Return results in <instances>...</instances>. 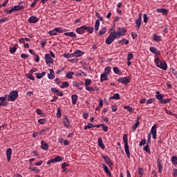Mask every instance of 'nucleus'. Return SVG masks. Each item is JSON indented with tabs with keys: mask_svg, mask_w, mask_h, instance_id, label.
Here are the masks:
<instances>
[{
	"mask_svg": "<svg viewBox=\"0 0 177 177\" xmlns=\"http://www.w3.org/2000/svg\"><path fill=\"white\" fill-rule=\"evenodd\" d=\"M118 30L117 32L113 31L111 32L108 36L105 41L106 45H111L115 39L120 38V37H124L127 33V29L125 28H118Z\"/></svg>",
	"mask_w": 177,
	"mask_h": 177,
	"instance_id": "f257e3e1",
	"label": "nucleus"
},
{
	"mask_svg": "<svg viewBox=\"0 0 177 177\" xmlns=\"http://www.w3.org/2000/svg\"><path fill=\"white\" fill-rule=\"evenodd\" d=\"M144 150L147 153H149V154H151V151H150V147H149V145H147L145 147H144Z\"/></svg>",
	"mask_w": 177,
	"mask_h": 177,
	"instance_id": "a18cd8bd",
	"label": "nucleus"
},
{
	"mask_svg": "<svg viewBox=\"0 0 177 177\" xmlns=\"http://www.w3.org/2000/svg\"><path fill=\"white\" fill-rule=\"evenodd\" d=\"M106 32L107 29L106 28V27H104L102 29L100 30L99 34L100 35H103L104 34H106Z\"/></svg>",
	"mask_w": 177,
	"mask_h": 177,
	"instance_id": "c03bdc74",
	"label": "nucleus"
},
{
	"mask_svg": "<svg viewBox=\"0 0 177 177\" xmlns=\"http://www.w3.org/2000/svg\"><path fill=\"white\" fill-rule=\"evenodd\" d=\"M138 171L139 175H143V169H142L141 167H139Z\"/></svg>",
	"mask_w": 177,
	"mask_h": 177,
	"instance_id": "774afa93",
	"label": "nucleus"
},
{
	"mask_svg": "<svg viewBox=\"0 0 177 177\" xmlns=\"http://www.w3.org/2000/svg\"><path fill=\"white\" fill-rule=\"evenodd\" d=\"M87 31L89 32V34H93V27H87Z\"/></svg>",
	"mask_w": 177,
	"mask_h": 177,
	"instance_id": "bf43d9fd",
	"label": "nucleus"
},
{
	"mask_svg": "<svg viewBox=\"0 0 177 177\" xmlns=\"http://www.w3.org/2000/svg\"><path fill=\"white\" fill-rule=\"evenodd\" d=\"M107 75H106V73L101 75L100 82H103V81H107Z\"/></svg>",
	"mask_w": 177,
	"mask_h": 177,
	"instance_id": "c9c22d12",
	"label": "nucleus"
},
{
	"mask_svg": "<svg viewBox=\"0 0 177 177\" xmlns=\"http://www.w3.org/2000/svg\"><path fill=\"white\" fill-rule=\"evenodd\" d=\"M63 158L62 156H57L53 159V162H60Z\"/></svg>",
	"mask_w": 177,
	"mask_h": 177,
	"instance_id": "e433bc0d",
	"label": "nucleus"
},
{
	"mask_svg": "<svg viewBox=\"0 0 177 177\" xmlns=\"http://www.w3.org/2000/svg\"><path fill=\"white\" fill-rule=\"evenodd\" d=\"M38 122H39V124H46V119H42V118L39 119Z\"/></svg>",
	"mask_w": 177,
	"mask_h": 177,
	"instance_id": "6e6d98bb",
	"label": "nucleus"
},
{
	"mask_svg": "<svg viewBox=\"0 0 177 177\" xmlns=\"http://www.w3.org/2000/svg\"><path fill=\"white\" fill-rule=\"evenodd\" d=\"M102 167H103L106 175H109V176H111V173L110 172L109 167L104 164H102Z\"/></svg>",
	"mask_w": 177,
	"mask_h": 177,
	"instance_id": "cd10ccee",
	"label": "nucleus"
},
{
	"mask_svg": "<svg viewBox=\"0 0 177 177\" xmlns=\"http://www.w3.org/2000/svg\"><path fill=\"white\" fill-rule=\"evenodd\" d=\"M143 20L144 23H147V20H149V17H147V14L143 15Z\"/></svg>",
	"mask_w": 177,
	"mask_h": 177,
	"instance_id": "13d9d810",
	"label": "nucleus"
},
{
	"mask_svg": "<svg viewBox=\"0 0 177 177\" xmlns=\"http://www.w3.org/2000/svg\"><path fill=\"white\" fill-rule=\"evenodd\" d=\"M169 102H171V99L167 98L159 101V103H160V104H167V103H169Z\"/></svg>",
	"mask_w": 177,
	"mask_h": 177,
	"instance_id": "72a5a7b5",
	"label": "nucleus"
},
{
	"mask_svg": "<svg viewBox=\"0 0 177 177\" xmlns=\"http://www.w3.org/2000/svg\"><path fill=\"white\" fill-rule=\"evenodd\" d=\"M145 145H146V140L145 139H142L139 144V146H145Z\"/></svg>",
	"mask_w": 177,
	"mask_h": 177,
	"instance_id": "052dcab7",
	"label": "nucleus"
},
{
	"mask_svg": "<svg viewBox=\"0 0 177 177\" xmlns=\"http://www.w3.org/2000/svg\"><path fill=\"white\" fill-rule=\"evenodd\" d=\"M44 59L46 60V64H52L53 63V59L50 57V55L46 54L44 56Z\"/></svg>",
	"mask_w": 177,
	"mask_h": 177,
	"instance_id": "9d476101",
	"label": "nucleus"
},
{
	"mask_svg": "<svg viewBox=\"0 0 177 177\" xmlns=\"http://www.w3.org/2000/svg\"><path fill=\"white\" fill-rule=\"evenodd\" d=\"M100 26V21L99 19H97L95 21V26H94L95 32H97V30H99Z\"/></svg>",
	"mask_w": 177,
	"mask_h": 177,
	"instance_id": "bb28decb",
	"label": "nucleus"
},
{
	"mask_svg": "<svg viewBox=\"0 0 177 177\" xmlns=\"http://www.w3.org/2000/svg\"><path fill=\"white\" fill-rule=\"evenodd\" d=\"M118 81L120 84H123V85H128V84L131 82V77H120L118 80Z\"/></svg>",
	"mask_w": 177,
	"mask_h": 177,
	"instance_id": "423d86ee",
	"label": "nucleus"
},
{
	"mask_svg": "<svg viewBox=\"0 0 177 177\" xmlns=\"http://www.w3.org/2000/svg\"><path fill=\"white\" fill-rule=\"evenodd\" d=\"M64 57L66 59H70V57H74V53L70 54V53H65L63 55Z\"/></svg>",
	"mask_w": 177,
	"mask_h": 177,
	"instance_id": "a19ab883",
	"label": "nucleus"
},
{
	"mask_svg": "<svg viewBox=\"0 0 177 177\" xmlns=\"http://www.w3.org/2000/svg\"><path fill=\"white\" fill-rule=\"evenodd\" d=\"M156 98L160 101H161L162 99H164V94H161L159 91H156Z\"/></svg>",
	"mask_w": 177,
	"mask_h": 177,
	"instance_id": "aec40b11",
	"label": "nucleus"
},
{
	"mask_svg": "<svg viewBox=\"0 0 177 177\" xmlns=\"http://www.w3.org/2000/svg\"><path fill=\"white\" fill-rule=\"evenodd\" d=\"M153 136V139H157V124H154L151 129L149 134L148 135V142H150V139L151 138V135Z\"/></svg>",
	"mask_w": 177,
	"mask_h": 177,
	"instance_id": "20e7f679",
	"label": "nucleus"
},
{
	"mask_svg": "<svg viewBox=\"0 0 177 177\" xmlns=\"http://www.w3.org/2000/svg\"><path fill=\"white\" fill-rule=\"evenodd\" d=\"M158 171L160 174L162 172V164H161V160H158Z\"/></svg>",
	"mask_w": 177,
	"mask_h": 177,
	"instance_id": "c756f323",
	"label": "nucleus"
},
{
	"mask_svg": "<svg viewBox=\"0 0 177 177\" xmlns=\"http://www.w3.org/2000/svg\"><path fill=\"white\" fill-rule=\"evenodd\" d=\"M139 124H140V122L138 120H136V122L135 123V124L131 127V129L133 131H136V128H138L139 127Z\"/></svg>",
	"mask_w": 177,
	"mask_h": 177,
	"instance_id": "79ce46f5",
	"label": "nucleus"
},
{
	"mask_svg": "<svg viewBox=\"0 0 177 177\" xmlns=\"http://www.w3.org/2000/svg\"><path fill=\"white\" fill-rule=\"evenodd\" d=\"M6 156H7V160L8 162H10V160L12 158V149L10 148H8L6 150Z\"/></svg>",
	"mask_w": 177,
	"mask_h": 177,
	"instance_id": "dca6fc26",
	"label": "nucleus"
},
{
	"mask_svg": "<svg viewBox=\"0 0 177 177\" xmlns=\"http://www.w3.org/2000/svg\"><path fill=\"white\" fill-rule=\"evenodd\" d=\"M113 73H115V74H118V75H121V74H122V72H121L120 69H118V67H113Z\"/></svg>",
	"mask_w": 177,
	"mask_h": 177,
	"instance_id": "473e14b6",
	"label": "nucleus"
},
{
	"mask_svg": "<svg viewBox=\"0 0 177 177\" xmlns=\"http://www.w3.org/2000/svg\"><path fill=\"white\" fill-rule=\"evenodd\" d=\"M155 100H156L155 98H150V99L147 100V104H151V103H153V102H154Z\"/></svg>",
	"mask_w": 177,
	"mask_h": 177,
	"instance_id": "4d7b16f0",
	"label": "nucleus"
},
{
	"mask_svg": "<svg viewBox=\"0 0 177 177\" xmlns=\"http://www.w3.org/2000/svg\"><path fill=\"white\" fill-rule=\"evenodd\" d=\"M70 84H68V82H62V85L59 86V88L62 89H64V88H68Z\"/></svg>",
	"mask_w": 177,
	"mask_h": 177,
	"instance_id": "2f4dec72",
	"label": "nucleus"
},
{
	"mask_svg": "<svg viewBox=\"0 0 177 177\" xmlns=\"http://www.w3.org/2000/svg\"><path fill=\"white\" fill-rule=\"evenodd\" d=\"M66 37H71L73 39L77 38V35L74 32H67L64 33Z\"/></svg>",
	"mask_w": 177,
	"mask_h": 177,
	"instance_id": "4be33fe9",
	"label": "nucleus"
},
{
	"mask_svg": "<svg viewBox=\"0 0 177 177\" xmlns=\"http://www.w3.org/2000/svg\"><path fill=\"white\" fill-rule=\"evenodd\" d=\"M17 45H15L14 47L10 48V53H15L16 50H17V48H16Z\"/></svg>",
	"mask_w": 177,
	"mask_h": 177,
	"instance_id": "8fccbe9b",
	"label": "nucleus"
},
{
	"mask_svg": "<svg viewBox=\"0 0 177 177\" xmlns=\"http://www.w3.org/2000/svg\"><path fill=\"white\" fill-rule=\"evenodd\" d=\"M39 20V19H37V17H35V16H32V17H30L28 19V21L29 23H31V24H35V23H38Z\"/></svg>",
	"mask_w": 177,
	"mask_h": 177,
	"instance_id": "2eb2a0df",
	"label": "nucleus"
},
{
	"mask_svg": "<svg viewBox=\"0 0 177 177\" xmlns=\"http://www.w3.org/2000/svg\"><path fill=\"white\" fill-rule=\"evenodd\" d=\"M8 102H15L19 97V93L17 91H14L10 93L8 95H7Z\"/></svg>",
	"mask_w": 177,
	"mask_h": 177,
	"instance_id": "39448f33",
	"label": "nucleus"
},
{
	"mask_svg": "<svg viewBox=\"0 0 177 177\" xmlns=\"http://www.w3.org/2000/svg\"><path fill=\"white\" fill-rule=\"evenodd\" d=\"M165 113H167L169 115H174V117H175V115H176V114H175V113L171 112L170 111H169V110L167 109H165Z\"/></svg>",
	"mask_w": 177,
	"mask_h": 177,
	"instance_id": "864d4df0",
	"label": "nucleus"
},
{
	"mask_svg": "<svg viewBox=\"0 0 177 177\" xmlns=\"http://www.w3.org/2000/svg\"><path fill=\"white\" fill-rule=\"evenodd\" d=\"M171 163L173 165H177V157L176 156H172L171 159Z\"/></svg>",
	"mask_w": 177,
	"mask_h": 177,
	"instance_id": "58836bf2",
	"label": "nucleus"
},
{
	"mask_svg": "<svg viewBox=\"0 0 177 177\" xmlns=\"http://www.w3.org/2000/svg\"><path fill=\"white\" fill-rule=\"evenodd\" d=\"M123 142L124 143V151L129 158H131V153L129 152V145H128V135H123Z\"/></svg>",
	"mask_w": 177,
	"mask_h": 177,
	"instance_id": "f03ea898",
	"label": "nucleus"
},
{
	"mask_svg": "<svg viewBox=\"0 0 177 177\" xmlns=\"http://www.w3.org/2000/svg\"><path fill=\"white\" fill-rule=\"evenodd\" d=\"M41 149H42V150H48L49 149V145H48V143L45 142V141L41 140Z\"/></svg>",
	"mask_w": 177,
	"mask_h": 177,
	"instance_id": "f3484780",
	"label": "nucleus"
},
{
	"mask_svg": "<svg viewBox=\"0 0 177 177\" xmlns=\"http://www.w3.org/2000/svg\"><path fill=\"white\" fill-rule=\"evenodd\" d=\"M74 74H75L74 72H68L66 73V74L65 75V77L66 78H68V80H71V78H73V76L74 75Z\"/></svg>",
	"mask_w": 177,
	"mask_h": 177,
	"instance_id": "7c9ffc66",
	"label": "nucleus"
},
{
	"mask_svg": "<svg viewBox=\"0 0 177 177\" xmlns=\"http://www.w3.org/2000/svg\"><path fill=\"white\" fill-rule=\"evenodd\" d=\"M9 2V0H6L2 4L0 5V8H2L3 6H6Z\"/></svg>",
	"mask_w": 177,
	"mask_h": 177,
	"instance_id": "e2e57ef3",
	"label": "nucleus"
},
{
	"mask_svg": "<svg viewBox=\"0 0 177 177\" xmlns=\"http://www.w3.org/2000/svg\"><path fill=\"white\" fill-rule=\"evenodd\" d=\"M63 30L60 28H55L53 30L49 31V35H57L58 34H62Z\"/></svg>",
	"mask_w": 177,
	"mask_h": 177,
	"instance_id": "0eeeda50",
	"label": "nucleus"
},
{
	"mask_svg": "<svg viewBox=\"0 0 177 177\" xmlns=\"http://www.w3.org/2000/svg\"><path fill=\"white\" fill-rule=\"evenodd\" d=\"M36 75V78H37V80H41V78H42V77H45V75H46V73L45 72H42L41 73H35Z\"/></svg>",
	"mask_w": 177,
	"mask_h": 177,
	"instance_id": "a878e982",
	"label": "nucleus"
},
{
	"mask_svg": "<svg viewBox=\"0 0 177 177\" xmlns=\"http://www.w3.org/2000/svg\"><path fill=\"white\" fill-rule=\"evenodd\" d=\"M149 50L151 52V53H153V55H156V56H160V55H161L160 50H158L156 47H150Z\"/></svg>",
	"mask_w": 177,
	"mask_h": 177,
	"instance_id": "ddd939ff",
	"label": "nucleus"
},
{
	"mask_svg": "<svg viewBox=\"0 0 177 177\" xmlns=\"http://www.w3.org/2000/svg\"><path fill=\"white\" fill-rule=\"evenodd\" d=\"M102 158L105 161L106 164H107L109 167L113 165V162H111V160L108 156L102 155Z\"/></svg>",
	"mask_w": 177,
	"mask_h": 177,
	"instance_id": "f8f14e48",
	"label": "nucleus"
},
{
	"mask_svg": "<svg viewBox=\"0 0 177 177\" xmlns=\"http://www.w3.org/2000/svg\"><path fill=\"white\" fill-rule=\"evenodd\" d=\"M6 10V13L8 14V15H12V12H15V7H13V8H12L10 10Z\"/></svg>",
	"mask_w": 177,
	"mask_h": 177,
	"instance_id": "5fc2aeb1",
	"label": "nucleus"
},
{
	"mask_svg": "<svg viewBox=\"0 0 177 177\" xmlns=\"http://www.w3.org/2000/svg\"><path fill=\"white\" fill-rule=\"evenodd\" d=\"M84 55V53L80 50H76L75 53H73L74 57H81Z\"/></svg>",
	"mask_w": 177,
	"mask_h": 177,
	"instance_id": "6ab92c4d",
	"label": "nucleus"
},
{
	"mask_svg": "<svg viewBox=\"0 0 177 177\" xmlns=\"http://www.w3.org/2000/svg\"><path fill=\"white\" fill-rule=\"evenodd\" d=\"M101 127H102V129L104 131V132H107V131H109V127H107L106 124H100Z\"/></svg>",
	"mask_w": 177,
	"mask_h": 177,
	"instance_id": "09e8293b",
	"label": "nucleus"
},
{
	"mask_svg": "<svg viewBox=\"0 0 177 177\" xmlns=\"http://www.w3.org/2000/svg\"><path fill=\"white\" fill-rule=\"evenodd\" d=\"M91 128H95V125L92 123H88L84 127V129H91Z\"/></svg>",
	"mask_w": 177,
	"mask_h": 177,
	"instance_id": "37998d69",
	"label": "nucleus"
},
{
	"mask_svg": "<svg viewBox=\"0 0 177 177\" xmlns=\"http://www.w3.org/2000/svg\"><path fill=\"white\" fill-rule=\"evenodd\" d=\"M62 117V111L60 110V108H57V118H60Z\"/></svg>",
	"mask_w": 177,
	"mask_h": 177,
	"instance_id": "603ef678",
	"label": "nucleus"
},
{
	"mask_svg": "<svg viewBox=\"0 0 177 177\" xmlns=\"http://www.w3.org/2000/svg\"><path fill=\"white\" fill-rule=\"evenodd\" d=\"M110 100L113 99H116L117 100H120V94L119 93H115L113 95V96H111L109 97Z\"/></svg>",
	"mask_w": 177,
	"mask_h": 177,
	"instance_id": "ea45409f",
	"label": "nucleus"
},
{
	"mask_svg": "<svg viewBox=\"0 0 177 177\" xmlns=\"http://www.w3.org/2000/svg\"><path fill=\"white\" fill-rule=\"evenodd\" d=\"M172 175L174 177H177V169H174Z\"/></svg>",
	"mask_w": 177,
	"mask_h": 177,
	"instance_id": "338daca9",
	"label": "nucleus"
},
{
	"mask_svg": "<svg viewBox=\"0 0 177 177\" xmlns=\"http://www.w3.org/2000/svg\"><path fill=\"white\" fill-rule=\"evenodd\" d=\"M50 73L48 75V80H54L55 79V71L53 69H49Z\"/></svg>",
	"mask_w": 177,
	"mask_h": 177,
	"instance_id": "b1692460",
	"label": "nucleus"
},
{
	"mask_svg": "<svg viewBox=\"0 0 177 177\" xmlns=\"http://www.w3.org/2000/svg\"><path fill=\"white\" fill-rule=\"evenodd\" d=\"M155 64L162 70L166 71L168 68V65H167L165 61H161L158 57L155 59Z\"/></svg>",
	"mask_w": 177,
	"mask_h": 177,
	"instance_id": "7ed1b4c3",
	"label": "nucleus"
},
{
	"mask_svg": "<svg viewBox=\"0 0 177 177\" xmlns=\"http://www.w3.org/2000/svg\"><path fill=\"white\" fill-rule=\"evenodd\" d=\"M43 163L44 162L42 160H39V162H35V165H36L37 167H39V165H42Z\"/></svg>",
	"mask_w": 177,
	"mask_h": 177,
	"instance_id": "680f3d73",
	"label": "nucleus"
},
{
	"mask_svg": "<svg viewBox=\"0 0 177 177\" xmlns=\"http://www.w3.org/2000/svg\"><path fill=\"white\" fill-rule=\"evenodd\" d=\"M140 26H142V14H139V17L136 20V27L138 30L140 28Z\"/></svg>",
	"mask_w": 177,
	"mask_h": 177,
	"instance_id": "9b49d317",
	"label": "nucleus"
},
{
	"mask_svg": "<svg viewBox=\"0 0 177 177\" xmlns=\"http://www.w3.org/2000/svg\"><path fill=\"white\" fill-rule=\"evenodd\" d=\"M72 104H77V101L78 100V95L73 94L71 95Z\"/></svg>",
	"mask_w": 177,
	"mask_h": 177,
	"instance_id": "5701e85b",
	"label": "nucleus"
},
{
	"mask_svg": "<svg viewBox=\"0 0 177 177\" xmlns=\"http://www.w3.org/2000/svg\"><path fill=\"white\" fill-rule=\"evenodd\" d=\"M85 30H88V26H83L76 28V32L77 34L82 35L85 32Z\"/></svg>",
	"mask_w": 177,
	"mask_h": 177,
	"instance_id": "1a4fd4ad",
	"label": "nucleus"
},
{
	"mask_svg": "<svg viewBox=\"0 0 177 177\" xmlns=\"http://www.w3.org/2000/svg\"><path fill=\"white\" fill-rule=\"evenodd\" d=\"M132 59H133V54L129 53L127 55V62H129L131 60H132Z\"/></svg>",
	"mask_w": 177,
	"mask_h": 177,
	"instance_id": "3c124183",
	"label": "nucleus"
},
{
	"mask_svg": "<svg viewBox=\"0 0 177 177\" xmlns=\"http://www.w3.org/2000/svg\"><path fill=\"white\" fill-rule=\"evenodd\" d=\"M63 122L64 127H66V128H68V127H70V119H68L67 116L64 117Z\"/></svg>",
	"mask_w": 177,
	"mask_h": 177,
	"instance_id": "a211bd4d",
	"label": "nucleus"
},
{
	"mask_svg": "<svg viewBox=\"0 0 177 177\" xmlns=\"http://www.w3.org/2000/svg\"><path fill=\"white\" fill-rule=\"evenodd\" d=\"M50 90H51V92H53L54 93H57V92H59V90L56 88L53 87L50 88Z\"/></svg>",
	"mask_w": 177,
	"mask_h": 177,
	"instance_id": "69168bd1",
	"label": "nucleus"
},
{
	"mask_svg": "<svg viewBox=\"0 0 177 177\" xmlns=\"http://www.w3.org/2000/svg\"><path fill=\"white\" fill-rule=\"evenodd\" d=\"M26 76L29 78V80H31L32 81H34V80H35V77H34V75H32V74L31 73H27L26 75Z\"/></svg>",
	"mask_w": 177,
	"mask_h": 177,
	"instance_id": "de8ad7c7",
	"label": "nucleus"
},
{
	"mask_svg": "<svg viewBox=\"0 0 177 177\" xmlns=\"http://www.w3.org/2000/svg\"><path fill=\"white\" fill-rule=\"evenodd\" d=\"M156 12L158 13H162V15H165V16H168V10L165 8H158L156 9Z\"/></svg>",
	"mask_w": 177,
	"mask_h": 177,
	"instance_id": "4468645a",
	"label": "nucleus"
},
{
	"mask_svg": "<svg viewBox=\"0 0 177 177\" xmlns=\"http://www.w3.org/2000/svg\"><path fill=\"white\" fill-rule=\"evenodd\" d=\"M26 6V3L24 1H20L17 6H14V10L15 12H19V10H23Z\"/></svg>",
	"mask_w": 177,
	"mask_h": 177,
	"instance_id": "6e6552de",
	"label": "nucleus"
},
{
	"mask_svg": "<svg viewBox=\"0 0 177 177\" xmlns=\"http://www.w3.org/2000/svg\"><path fill=\"white\" fill-rule=\"evenodd\" d=\"M124 110H127V111H129V113H132L133 111V109H132V107H131L129 106H124Z\"/></svg>",
	"mask_w": 177,
	"mask_h": 177,
	"instance_id": "49530a36",
	"label": "nucleus"
},
{
	"mask_svg": "<svg viewBox=\"0 0 177 177\" xmlns=\"http://www.w3.org/2000/svg\"><path fill=\"white\" fill-rule=\"evenodd\" d=\"M98 146L102 150H104V149H106V147L104 146V144H103V140L102 139V138H100L98 139Z\"/></svg>",
	"mask_w": 177,
	"mask_h": 177,
	"instance_id": "412c9836",
	"label": "nucleus"
},
{
	"mask_svg": "<svg viewBox=\"0 0 177 177\" xmlns=\"http://www.w3.org/2000/svg\"><path fill=\"white\" fill-rule=\"evenodd\" d=\"M6 97H8V95H4V97H0V101L3 102L5 100H6Z\"/></svg>",
	"mask_w": 177,
	"mask_h": 177,
	"instance_id": "0e129e2a",
	"label": "nucleus"
},
{
	"mask_svg": "<svg viewBox=\"0 0 177 177\" xmlns=\"http://www.w3.org/2000/svg\"><path fill=\"white\" fill-rule=\"evenodd\" d=\"M153 41H155V42H160L161 41V36L158 35L157 34H154L153 37Z\"/></svg>",
	"mask_w": 177,
	"mask_h": 177,
	"instance_id": "393cba45",
	"label": "nucleus"
},
{
	"mask_svg": "<svg viewBox=\"0 0 177 177\" xmlns=\"http://www.w3.org/2000/svg\"><path fill=\"white\" fill-rule=\"evenodd\" d=\"M110 71H111V67L106 66L104 69V74H106V75H109V74H110Z\"/></svg>",
	"mask_w": 177,
	"mask_h": 177,
	"instance_id": "4c0bfd02",
	"label": "nucleus"
},
{
	"mask_svg": "<svg viewBox=\"0 0 177 177\" xmlns=\"http://www.w3.org/2000/svg\"><path fill=\"white\" fill-rule=\"evenodd\" d=\"M86 91H88L89 92H95V91H98L99 90V88H97V87H93V86H91V87H89V86H87V87H86Z\"/></svg>",
	"mask_w": 177,
	"mask_h": 177,
	"instance_id": "c85d7f7f",
	"label": "nucleus"
},
{
	"mask_svg": "<svg viewBox=\"0 0 177 177\" xmlns=\"http://www.w3.org/2000/svg\"><path fill=\"white\" fill-rule=\"evenodd\" d=\"M91 84H92V80L91 79H85L84 80V85L86 87H88V86L91 85Z\"/></svg>",
	"mask_w": 177,
	"mask_h": 177,
	"instance_id": "f704fd0d",
	"label": "nucleus"
}]
</instances>
